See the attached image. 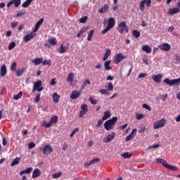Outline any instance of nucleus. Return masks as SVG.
I'll use <instances>...</instances> for the list:
<instances>
[{"mask_svg": "<svg viewBox=\"0 0 180 180\" xmlns=\"http://www.w3.org/2000/svg\"><path fill=\"white\" fill-rule=\"evenodd\" d=\"M117 122V117H114L112 119L107 120L104 123V128L105 129V130H107V131H109V130H112Z\"/></svg>", "mask_w": 180, "mask_h": 180, "instance_id": "f257e3e1", "label": "nucleus"}, {"mask_svg": "<svg viewBox=\"0 0 180 180\" xmlns=\"http://www.w3.org/2000/svg\"><path fill=\"white\" fill-rule=\"evenodd\" d=\"M58 122V117L57 115H53L50 121L47 122V121H42L41 126L43 127H46V129H49L53 126V124H56Z\"/></svg>", "mask_w": 180, "mask_h": 180, "instance_id": "f03ea898", "label": "nucleus"}, {"mask_svg": "<svg viewBox=\"0 0 180 180\" xmlns=\"http://www.w3.org/2000/svg\"><path fill=\"white\" fill-rule=\"evenodd\" d=\"M115 25H116V20H115L114 18H110L108 19V24L107 27L102 31V34H106L110 29H113L115 27Z\"/></svg>", "mask_w": 180, "mask_h": 180, "instance_id": "7ed1b4c3", "label": "nucleus"}, {"mask_svg": "<svg viewBox=\"0 0 180 180\" xmlns=\"http://www.w3.org/2000/svg\"><path fill=\"white\" fill-rule=\"evenodd\" d=\"M163 82L164 84H166V85H169V86H174V85L178 86L180 84V78L174 79L172 80L169 78H166L163 80Z\"/></svg>", "mask_w": 180, "mask_h": 180, "instance_id": "20e7f679", "label": "nucleus"}, {"mask_svg": "<svg viewBox=\"0 0 180 180\" xmlns=\"http://www.w3.org/2000/svg\"><path fill=\"white\" fill-rule=\"evenodd\" d=\"M117 30L118 32L120 33V34H123V32H126V33H129V27H127V25H126V22L122 21L121 22L117 27Z\"/></svg>", "mask_w": 180, "mask_h": 180, "instance_id": "39448f33", "label": "nucleus"}, {"mask_svg": "<svg viewBox=\"0 0 180 180\" xmlns=\"http://www.w3.org/2000/svg\"><path fill=\"white\" fill-rule=\"evenodd\" d=\"M43 89H44V88L41 87V81L39 80L34 84L32 92H35V91H37L38 92H41Z\"/></svg>", "mask_w": 180, "mask_h": 180, "instance_id": "423d86ee", "label": "nucleus"}, {"mask_svg": "<svg viewBox=\"0 0 180 180\" xmlns=\"http://www.w3.org/2000/svg\"><path fill=\"white\" fill-rule=\"evenodd\" d=\"M165 126V119H161L158 122H155L153 124V129L157 130V129H160L161 127H164Z\"/></svg>", "mask_w": 180, "mask_h": 180, "instance_id": "0eeeda50", "label": "nucleus"}, {"mask_svg": "<svg viewBox=\"0 0 180 180\" xmlns=\"http://www.w3.org/2000/svg\"><path fill=\"white\" fill-rule=\"evenodd\" d=\"M146 4L147 8H150L151 5V0H142L139 4L141 11H144L146 6L144 5Z\"/></svg>", "mask_w": 180, "mask_h": 180, "instance_id": "6e6552de", "label": "nucleus"}, {"mask_svg": "<svg viewBox=\"0 0 180 180\" xmlns=\"http://www.w3.org/2000/svg\"><path fill=\"white\" fill-rule=\"evenodd\" d=\"M86 113H88V105L86 104H82L79 117H84V115H86Z\"/></svg>", "mask_w": 180, "mask_h": 180, "instance_id": "1a4fd4ad", "label": "nucleus"}, {"mask_svg": "<svg viewBox=\"0 0 180 180\" xmlns=\"http://www.w3.org/2000/svg\"><path fill=\"white\" fill-rule=\"evenodd\" d=\"M43 154H45L46 155H50L51 153H53V148L50 145H46L42 149Z\"/></svg>", "mask_w": 180, "mask_h": 180, "instance_id": "9d476101", "label": "nucleus"}, {"mask_svg": "<svg viewBox=\"0 0 180 180\" xmlns=\"http://www.w3.org/2000/svg\"><path fill=\"white\" fill-rule=\"evenodd\" d=\"M79 96H81V91L73 90L70 96V99H72V101H75V99H78Z\"/></svg>", "mask_w": 180, "mask_h": 180, "instance_id": "9b49d317", "label": "nucleus"}, {"mask_svg": "<svg viewBox=\"0 0 180 180\" xmlns=\"http://www.w3.org/2000/svg\"><path fill=\"white\" fill-rule=\"evenodd\" d=\"M160 50H163V51H169L171 50V45L167 43H164L159 46Z\"/></svg>", "mask_w": 180, "mask_h": 180, "instance_id": "f8f14e48", "label": "nucleus"}, {"mask_svg": "<svg viewBox=\"0 0 180 180\" xmlns=\"http://www.w3.org/2000/svg\"><path fill=\"white\" fill-rule=\"evenodd\" d=\"M152 79L155 82H157V84H160L161 82V79H162V75L158 74V75H153L152 76Z\"/></svg>", "mask_w": 180, "mask_h": 180, "instance_id": "ddd939ff", "label": "nucleus"}, {"mask_svg": "<svg viewBox=\"0 0 180 180\" xmlns=\"http://www.w3.org/2000/svg\"><path fill=\"white\" fill-rule=\"evenodd\" d=\"M115 136H116V134H115L114 132H112L111 134H109L107 136L106 139H104V141H103L104 143H110V141H112V140L113 139H115Z\"/></svg>", "mask_w": 180, "mask_h": 180, "instance_id": "4468645a", "label": "nucleus"}, {"mask_svg": "<svg viewBox=\"0 0 180 180\" xmlns=\"http://www.w3.org/2000/svg\"><path fill=\"white\" fill-rule=\"evenodd\" d=\"M100 161L101 159L99 158H94L90 162L85 163L84 167H86V168H88V167H91V165H94V164H96V162H99Z\"/></svg>", "mask_w": 180, "mask_h": 180, "instance_id": "2eb2a0df", "label": "nucleus"}, {"mask_svg": "<svg viewBox=\"0 0 180 180\" xmlns=\"http://www.w3.org/2000/svg\"><path fill=\"white\" fill-rule=\"evenodd\" d=\"M179 12H180L179 8H178V7H174V8H169V9L168 10V15H175V14H176V13H179Z\"/></svg>", "mask_w": 180, "mask_h": 180, "instance_id": "dca6fc26", "label": "nucleus"}, {"mask_svg": "<svg viewBox=\"0 0 180 180\" xmlns=\"http://www.w3.org/2000/svg\"><path fill=\"white\" fill-rule=\"evenodd\" d=\"M124 58V56H123V54L122 53L117 54L114 60L115 64H119V63H120V61H122Z\"/></svg>", "mask_w": 180, "mask_h": 180, "instance_id": "f3484780", "label": "nucleus"}, {"mask_svg": "<svg viewBox=\"0 0 180 180\" xmlns=\"http://www.w3.org/2000/svg\"><path fill=\"white\" fill-rule=\"evenodd\" d=\"M34 36H36V34H34L33 32L27 34L25 37H24V41H25V43H27V41H30V40H32L33 37H34Z\"/></svg>", "mask_w": 180, "mask_h": 180, "instance_id": "a211bd4d", "label": "nucleus"}, {"mask_svg": "<svg viewBox=\"0 0 180 180\" xmlns=\"http://www.w3.org/2000/svg\"><path fill=\"white\" fill-rule=\"evenodd\" d=\"M67 50H68V46H64V44H61L60 48L58 49V51L60 53V54H63L65 53Z\"/></svg>", "mask_w": 180, "mask_h": 180, "instance_id": "6ab92c4d", "label": "nucleus"}, {"mask_svg": "<svg viewBox=\"0 0 180 180\" xmlns=\"http://www.w3.org/2000/svg\"><path fill=\"white\" fill-rule=\"evenodd\" d=\"M109 11V5L108 4H105L101 8V9L98 11L99 13H105Z\"/></svg>", "mask_w": 180, "mask_h": 180, "instance_id": "aec40b11", "label": "nucleus"}, {"mask_svg": "<svg viewBox=\"0 0 180 180\" xmlns=\"http://www.w3.org/2000/svg\"><path fill=\"white\" fill-rule=\"evenodd\" d=\"M44 21V18H41L39 21H37V22L35 25V28L34 32H37L40 27V26H41V25H43V22Z\"/></svg>", "mask_w": 180, "mask_h": 180, "instance_id": "412c9836", "label": "nucleus"}, {"mask_svg": "<svg viewBox=\"0 0 180 180\" xmlns=\"http://www.w3.org/2000/svg\"><path fill=\"white\" fill-rule=\"evenodd\" d=\"M40 174H41V172H40V169H35L33 172H32V178L33 179L40 176Z\"/></svg>", "mask_w": 180, "mask_h": 180, "instance_id": "4be33fe9", "label": "nucleus"}, {"mask_svg": "<svg viewBox=\"0 0 180 180\" xmlns=\"http://www.w3.org/2000/svg\"><path fill=\"white\" fill-rule=\"evenodd\" d=\"M156 162H158V164H162V165L163 167H165V168H166L167 165H168V163H167V161H165V160L161 159V158H157Z\"/></svg>", "mask_w": 180, "mask_h": 180, "instance_id": "5701e85b", "label": "nucleus"}, {"mask_svg": "<svg viewBox=\"0 0 180 180\" xmlns=\"http://www.w3.org/2000/svg\"><path fill=\"white\" fill-rule=\"evenodd\" d=\"M110 63H112V60H106L104 63V68L107 71L112 70V66H110Z\"/></svg>", "mask_w": 180, "mask_h": 180, "instance_id": "b1692460", "label": "nucleus"}, {"mask_svg": "<svg viewBox=\"0 0 180 180\" xmlns=\"http://www.w3.org/2000/svg\"><path fill=\"white\" fill-rule=\"evenodd\" d=\"M110 116H112V114L110 113V110H107L105 112H104V115L102 117L103 120H108V119H109V117H110Z\"/></svg>", "mask_w": 180, "mask_h": 180, "instance_id": "393cba45", "label": "nucleus"}, {"mask_svg": "<svg viewBox=\"0 0 180 180\" xmlns=\"http://www.w3.org/2000/svg\"><path fill=\"white\" fill-rule=\"evenodd\" d=\"M53 101L55 103H58L60 102V95L57 93H54L52 96Z\"/></svg>", "mask_w": 180, "mask_h": 180, "instance_id": "a878e982", "label": "nucleus"}, {"mask_svg": "<svg viewBox=\"0 0 180 180\" xmlns=\"http://www.w3.org/2000/svg\"><path fill=\"white\" fill-rule=\"evenodd\" d=\"M111 53H112V51H110V49H106L105 53L103 56V60L106 61V60H108V58H109V56H110Z\"/></svg>", "mask_w": 180, "mask_h": 180, "instance_id": "bb28decb", "label": "nucleus"}, {"mask_svg": "<svg viewBox=\"0 0 180 180\" xmlns=\"http://www.w3.org/2000/svg\"><path fill=\"white\" fill-rule=\"evenodd\" d=\"M7 70H6V65H3L1 68V76L5 77L6 75Z\"/></svg>", "mask_w": 180, "mask_h": 180, "instance_id": "cd10ccee", "label": "nucleus"}, {"mask_svg": "<svg viewBox=\"0 0 180 180\" xmlns=\"http://www.w3.org/2000/svg\"><path fill=\"white\" fill-rule=\"evenodd\" d=\"M32 63H34L35 65H39L43 63V58H36L32 60Z\"/></svg>", "mask_w": 180, "mask_h": 180, "instance_id": "c85d7f7f", "label": "nucleus"}, {"mask_svg": "<svg viewBox=\"0 0 180 180\" xmlns=\"http://www.w3.org/2000/svg\"><path fill=\"white\" fill-rule=\"evenodd\" d=\"M33 171V167H29L25 170H22L20 172V175L22 176L24 174H30Z\"/></svg>", "mask_w": 180, "mask_h": 180, "instance_id": "c756f323", "label": "nucleus"}, {"mask_svg": "<svg viewBox=\"0 0 180 180\" xmlns=\"http://www.w3.org/2000/svg\"><path fill=\"white\" fill-rule=\"evenodd\" d=\"M143 51L147 53L148 54L151 53V47L148 46V45H145L142 47Z\"/></svg>", "mask_w": 180, "mask_h": 180, "instance_id": "7c9ffc66", "label": "nucleus"}, {"mask_svg": "<svg viewBox=\"0 0 180 180\" xmlns=\"http://www.w3.org/2000/svg\"><path fill=\"white\" fill-rule=\"evenodd\" d=\"M88 85H91V81L89 80V79H86L83 82V84L82 85V89H84V88L86 86H88Z\"/></svg>", "mask_w": 180, "mask_h": 180, "instance_id": "2f4dec72", "label": "nucleus"}, {"mask_svg": "<svg viewBox=\"0 0 180 180\" xmlns=\"http://www.w3.org/2000/svg\"><path fill=\"white\" fill-rule=\"evenodd\" d=\"M166 168L167 169H170V171H174V172L178 171V167L171 165H168V164L166 165Z\"/></svg>", "mask_w": 180, "mask_h": 180, "instance_id": "473e14b6", "label": "nucleus"}, {"mask_svg": "<svg viewBox=\"0 0 180 180\" xmlns=\"http://www.w3.org/2000/svg\"><path fill=\"white\" fill-rule=\"evenodd\" d=\"M68 82H70V84H72V82H74V73L71 72L68 75Z\"/></svg>", "mask_w": 180, "mask_h": 180, "instance_id": "72a5a7b5", "label": "nucleus"}, {"mask_svg": "<svg viewBox=\"0 0 180 180\" xmlns=\"http://www.w3.org/2000/svg\"><path fill=\"white\" fill-rule=\"evenodd\" d=\"M22 95H23V92L19 91L18 94H15L13 96V99L15 101H19V99L22 98Z\"/></svg>", "mask_w": 180, "mask_h": 180, "instance_id": "f704fd0d", "label": "nucleus"}, {"mask_svg": "<svg viewBox=\"0 0 180 180\" xmlns=\"http://www.w3.org/2000/svg\"><path fill=\"white\" fill-rule=\"evenodd\" d=\"M32 1H33V0H27L25 2H24L22 4V8H27V7H29V5H30Z\"/></svg>", "mask_w": 180, "mask_h": 180, "instance_id": "c9c22d12", "label": "nucleus"}, {"mask_svg": "<svg viewBox=\"0 0 180 180\" xmlns=\"http://www.w3.org/2000/svg\"><path fill=\"white\" fill-rule=\"evenodd\" d=\"M20 161V158H15L13 161V162L11 163V167H15V165H18Z\"/></svg>", "mask_w": 180, "mask_h": 180, "instance_id": "e433bc0d", "label": "nucleus"}, {"mask_svg": "<svg viewBox=\"0 0 180 180\" xmlns=\"http://www.w3.org/2000/svg\"><path fill=\"white\" fill-rule=\"evenodd\" d=\"M11 2L13 5H15V8H18L20 4H21V0H11Z\"/></svg>", "mask_w": 180, "mask_h": 180, "instance_id": "4c0bfd02", "label": "nucleus"}, {"mask_svg": "<svg viewBox=\"0 0 180 180\" xmlns=\"http://www.w3.org/2000/svg\"><path fill=\"white\" fill-rule=\"evenodd\" d=\"M85 32H86V28H82L80 31H79V32L77 34L76 37L77 38L81 37V35L84 34V33H85Z\"/></svg>", "mask_w": 180, "mask_h": 180, "instance_id": "58836bf2", "label": "nucleus"}, {"mask_svg": "<svg viewBox=\"0 0 180 180\" xmlns=\"http://www.w3.org/2000/svg\"><path fill=\"white\" fill-rule=\"evenodd\" d=\"M123 158H124L125 160L127 158H131V155H133L131 153H129V152L124 153L123 154L121 155Z\"/></svg>", "mask_w": 180, "mask_h": 180, "instance_id": "ea45409f", "label": "nucleus"}, {"mask_svg": "<svg viewBox=\"0 0 180 180\" xmlns=\"http://www.w3.org/2000/svg\"><path fill=\"white\" fill-rule=\"evenodd\" d=\"M16 47V43L15 41H12L11 43L9 44L8 45V50H13Z\"/></svg>", "mask_w": 180, "mask_h": 180, "instance_id": "a19ab883", "label": "nucleus"}, {"mask_svg": "<svg viewBox=\"0 0 180 180\" xmlns=\"http://www.w3.org/2000/svg\"><path fill=\"white\" fill-rule=\"evenodd\" d=\"M132 34L136 37V39H137L140 36V32H139L137 30H134L132 31Z\"/></svg>", "mask_w": 180, "mask_h": 180, "instance_id": "79ce46f5", "label": "nucleus"}, {"mask_svg": "<svg viewBox=\"0 0 180 180\" xmlns=\"http://www.w3.org/2000/svg\"><path fill=\"white\" fill-rule=\"evenodd\" d=\"M49 43L51 44V46H56L57 45V40L56 38H52L51 39H49Z\"/></svg>", "mask_w": 180, "mask_h": 180, "instance_id": "37998d69", "label": "nucleus"}, {"mask_svg": "<svg viewBox=\"0 0 180 180\" xmlns=\"http://www.w3.org/2000/svg\"><path fill=\"white\" fill-rule=\"evenodd\" d=\"M93 36H94V30H91L88 34V37H87L88 41H91V40H92Z\"/></svg>", "mask_w": 180, "mask_h": 180, "instance_id": "c03bdc74", "label": "nucleus"}, {"mask_svg": "<svg viewBox=\"0 0 180 180\" xmlns=\"http://www.w3.org/2000/svg\"><path fill=\"white\" fill-rule=\"evenodd\" d=\"M89 101L90 103H91V105H96V103H98V100H94V97L92 96L89 97Z\"/></svg>", "mask_w": 180, "mask_h": 180, "instance_id": "a18cd8bd", "label": "nucleus"}, {"mask_svg": "<svg viewBox=\"0 0 180 180\" xmlns=\"http://www.w3.org/2000/svg\"><path fill=\"white\" fill-rule=\"evenodd\" d=\"M99 93L100 94H102V95H109V94H110V92L108 91V90H106V89H101L99 91Z\"/></svg>", "mask_w": 180, "mask_h": 180, "instance_id": "49530a36", "label": "nucleus"}, {"mask_svg": "<svg viewBox=\"0 0 180 180\" xmlns=\"http://www.w3.org/2000/svg\"><path fill=\"white\" fill-rule=\"evenodd\" d=\"M173 62L174 64H179V63H180L179 56L176 55L175 58L173 59Z\"/></svg>", "mask_w": 180, "mask_h": 180, "instance_id": "de8ad7c7", "label": "nucleus"}, {"mask_svg": "<svg viewBox=\"0 0 180 180\" xmlns=\"http://www.w3.org/2000/svg\"><path fill=\"white\" fill-rule=\"evenodd\" d=\"M43 65H51V60H42Z\"/></svg>", "mask_w": 180, "mask_h": 180, "instance_id": "09e8293b", "label": "nucleus"}, {"mask_svg": "<svg viewBox=\"0 0 180 180\" xmlns=\"http://www.w3.org/2000/svg\"><path fill=\"white\" fill-rule=\"evenodd\" d=\"M23 72H25V69L17 70V77H22V75H23Z\"/></svg>", "mask_w": 180, "mask_h": 180, "instance_id": "8fccbe9b", "label": "nucleus"}, {"mask_svg": "<svg viewBox=\"0 0 180 180\" xmlns=\"http://www.w3.org/2000/svg\"><path fill=\"white\" fill-rule=\"evenodd\" d=\"M16 62H13L11 65V71H16Z\"/></svg>", "mask_w": 180, "mask_h": 180, "instance_id": "3c124183", "label": "nucleus"}, {"mask_svg": "<svg viewBox=\"0 0 180 180\" xmlns=\"http://www.w3.org/2000/svg\"><path fill=\"white\" fill-rule=\"evenodd\" d=\"M34 147H36V143H34V142H30L28 144V148L29 150H32V148H34Z\"/></svg>", "mask_w": 180, "mask_h": 180, "instance_id": "603ef678", "label": "nucleus"}, {"mask_svg": "<svg viewBox=\"0 0 180 180\" xmlns=\"http://www.w3.org/2000/svg\"><path fill=\"white\" fill-rule=\"evenodd\" d=\"M143 108L144 109H146V110H148L149 112H151V107H150V105H148V104H143Z\"/></svg>", "mask_w": 180, "mask_h": 180, "instance_id": "864d4df0", "label": "nucleus"}, {"mask_svg": "<svg viewBox=\"0 0 180 180\" xmlns=\"http://www.w3.org/2000/svg\"><path fill=\"white\" fill-rule=\"evenodd\" d=\"M86 20H88L87 16L82 17L79 19L80 23H85V22H86Z\"/></svg>", "mask_w": 180, "mask_h": 180, "instance_id": "5fc2aeb1", "label": "nucleus"}, {"mask_svg": "<svg viewBox=\"0 0 180 180\" xmlns=\"http://www.w3.org/2000/svg\"><path fill=\"white\" fill-rule=\"evenodd\" d=\"M40 96H41V94H38L36 96L35 99H34L35 103H39V102H40Z\"/></svg>", "mask_w": 180, "mask_h": 180, "instance_id": "6e6d98bb", "label": "nucleus"}, {"mask_svg": "<svg viewBox=\"0 0 180 180\" xmlns=\"http://www.w3.org/2000/svg\"><path fill=\"white\" fill-rule=\"evenodd\" d=\"M60 176H61V173H60V172L53 174L52 176L53 179H57V178H60Z\"/></svg>", "mask_w": 180, "mask_h": 180, "instance_id": "4d7b16f0", "label": "nucleus"}, {"mask_svg": "<svg viewBox=\"0 0 180 180\" xmlns=\"http://www.w3.org/2000/svg\"><path fill=\"white\" fill-rule=\"evenodd\" d=\"M103 119H101V120H99L98 121V123H97V124L96 125V127H101L102 126V124L103 123Z\"/></svg>", "mask_w": 180, "mask_h": 180, "instance_id": "13d9d810", "label": "nucleus"}, {"mask_svg": "<svg viewBox=\"0 0 180 180\" xmlns=\"http://www.w3.org/2000/svg\"><path fill=\"white\" fill-rule=\"evenodd\" d=\"M133 137H134V136H133L132 134H129L128 136L126 137L125 141H130V140H133Z\"/></svg>", "mask_w": 180, "mask_h": 180, "instance_id": "bf43d9fd", "label": "nucleus"}, {"mask_svg": "<svg viewBox=\"0 0 180 180\" xmlns=\"http://www.w3.org/2000/svg\"><path fill=\"white\" fill-rule=\"evenodd\" d=\"M108 89L109 91H113V84H112V82L108 83Z\"/></svg>", "mask_w": 180, "mask_h": 180, "instance_id": "052dcab7", "label": "nucleus"}, {"mask_svg": "<svg viewBox=\"0 0 180 180\" xmlns=\"http://www.w3.org/2000/svg\"><path fill=\"white\" fill-rule=\"evenodd\" d=\"M143 117H144L143 114H136L137 120H141V119H143Z\"/></svg>", "mask_w": 180, "mask_h": 180, "instance_id": "680f3d73", "label": "nucleus"}, {"mask_svg": "<svg viewBox=\"0 0 180 180\" xmlns=\"http://www.w3.org/2000/svg\"><path fill=\"white\" fill-rule=\"evenodd\" d=\"M146 130H147V128L143 127L142 129H139V133H141L142 134H144Z\"/></svg>", "mask_w": 180, "mask_h": 180, "instance_id": "e2e57ef3", "label": "nucleus"}, {"mask_svg": "<svg viewBox=\"0 0 180 180\" xmlns=\"http://www.w3.org/2000/svg\"><path fill=\"white\" fill-rule=\"evenodd\" d=\"M18 26V22H11V27L12 29H15Z\"/></svg>", "mask_w": 180, "mask_h": 180, "instance_id": "0e129e2a", "label": "nucleus"}, {"mask_svg": "<svg viewBox=\"0 0 180 180\" xmlns=\"http://www.w3.org/2000/svg\"><path fill=\"white\" fill-rule=\"evenodd\" d=\"M25 13H25V12H20V13H18L17 14L16 17H17V18H20V17L23 16V15H25Z\"/></svg>", "mask_w": 180, "mask_h": 180, "instance_id": "69168bd1", "label": "nucleus"}, {"mask_svg": "<svg viewBox=\"0 0 180 180\" xmlns=\"http://www.w3.org/2000/svg\"><path fill=\"white\" fill-rule=\"evenodd\" d=\"M144 77H147V74H146V73H141L139 75V78H144Z\"/></svg>", "mask_w": 180, "mask_h": 180, "instance_id": "338daca9", "label": "nucleus"}, {"mask_svg": "<svg viewBox=\"0 0 180 180\" xmlns=\"http://www.w3.org/2000/svg\"><path fill=\"white\" fill-rule=\"evenodd\" d=\"M56 84H57L56 82V78H53L51 81V85H56Z\"/></svg>", "mask_w": 180, "mask_h": 180, "instance_id": "774afa93", "label": "nucleus"}]
</instances>
